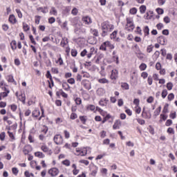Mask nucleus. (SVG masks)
<instances>
[{
	"instance_id": "16",
	"label": "nucleus",
	"mask_w": 177,
	"mask_h": 177,
	"mask_svg": "<svg viewBox=\"0 0 177 177\" xmlns=\"http://www.w3.org/2000/svg\"><path fill=\"white\" fill-rule=\"evenodd\" d=\"M50 15L53 16H57V10H56V8L51 7V10H50Z\"/></svg>"
},
{
	"instance_id": "18",
	"label": "nucleus",
	"mask_w": 177,
	"mask_h": 177,
	"mask_svg": "<svg viewBox=\"0 0 177 177\" xmlns=\"http://www.w3.org/2000/svg\"><path fill=\"white\" fill-rule=\"evenodd\" d=\"M105 45L106 46V48H109L111 49H114L115 46H113V44H112L110 41H105Z\"/></svg>"
},
{
	"instance_id": "32",
	"label": "nucleus",
	"mask_w": 177,
	"mask_h": 177,
	"mask_svg": "<svg viewBox=\"0 0 177 177\" xmlns=\"http://www.w3.org/2000/svg\"><path fill=\"white\" fill-rule=\"evenodd\" d=\"M167 88L168 91H172V88H174V84H172V82H168L167 84Z\"/></svg>"
},
{
	"instance_id": "58",
	"label": "nucleus",
	"mask_w": 177,
	"mask_h": 177,
	"mask_svg": "<svg viewBox=\"0 0 177 177\" xmlns=\"http://www.w3.org/2000/svg\"><path fill=\"white\" fill-rule=\"evenodd\" d=\"M167 2V0H158V3L160 6H162Z\"/></svg>"
},
{
	"instance_id": "30",
	"label": "nucleus",
	"mask_w": 177,
	"mask_h": 177,
	"mask_svg": "<svg viewBox=\"0 0 177 177\" xmlns=\"http://www.w3.org/2000/svg\"><path fill=\"white\" fill-rule=\"evenodd\" d=\"M161 106H158V108L155 111L154 114L156 115V117H157V115H160V113H161Z\"/></svg>"
},
{
	"instance_id": "27",
	"label": "nucleus",
	"mask_w": 177,
	"mask_h": 177,
	"mask_svg": "<svg viewBox=\"0 0 177 177\" xmlns=\"http://www.w3.org/2000/svg\"><path fill=\"white\" fill-rule=\"evenodd\" d=\"M91 31L93 35H94V37H99V32L97 31V30L91 29Z\"/></svg>"
},
{
	"instance_id": "46",
	"label": "nucleus",
	"mask_w": 177,
	"mask_h": 177,
	"mask_svg": "<svg viewBox=\"0 0 177 177\" xmlns=\"http://www.w3.org/2000/svg\"><path fill=\"white\" fill-rule=\"evenodd\" d=\"M67 82L68 84H71V85H73V84H75V80H74V78L71 77L67 80Z\"/></svg>"
},
{
	"instance_id": "1",
	"label": "nucleus",
	"mask_w": 177,
	"mask_h": 177,
	"mask_svg": "<svg viewBox=\"0 0 177 177\" xmlns=\"http://www.w3.org/2000/svg\"><path fill=\"white\" fill-rule=\"evenodd\" d=\"M93 52H95V48H91L90 50V52H88L86 49H84L81 53H80V56L82 57H85V56H87L88 59H91L92 56L93 55Z\"/></svg>"
},
{
	"instance_id": "23",
	"label": "nucleus",
	"mask_w": 177,
	"mask_h": 177,
	"mask_svg": "<svg viewBox=\"0 0 177 177\" xmlns=\"http://www.w3.org/2000/svg\"><path fill=\"white\" fill-rule=\"evenodd\" d=\"M154 48V46H153V44H151L149 46H147V52L148 53H151V52H153V49Z\"/></svg>"
},
{
	"instance_id": "36",
	"label": "nucleus",
	"mask_w": 177,
	"mask_h": 177,
	"mask_svg": "<svg viewBox=\"0 0 177 177\" xmlns=\"http://www.w3.org/2000/svg\"><path fill=\"white\" fill-rule=\"evenodd\" d=\"M140 12L142 14L145 13L146 12V6H141L140 7Z\"/></svg>"
},
{
	"instance_id": "19",
	"label": "nucleus",
	"mask_w": 177,
	"mask_h": 177,
	"mask_svg": "<svg viewBox=\"0 0 177 177\" xmlns=\"http://www.w3.org/2000/svg\"><path fill=\"white\" fill-rule=\"evenodd\" d=\"M87 153H88V151L86 150V149H84L83 150H82L80 151V153H76V156H86Z\"/></svg>"
},
{
	"instance_id": "25",
	"label": "nucleus",
	"mask_w": 177,
	"mask_h": 177,
	"mask_svg": "<svg viewBox=\"0 0 177 177\" xmlns=\"http://www.w3.org/2000/svg\"><path fill=\"white\" fill-rule=\"evenodd\" d=\"M98 82L100 84H109V80L106 78L99 79Z\"/></svg>"
},
{
	"instance_id": "45",
	"label": "nucleus",
	"mask_w": 177,
	"mask_h": 177,
	"mask_svg": "<svg viewBox=\"0 0 177 177\" xmlns=\"http://www.w3.org/2000/svg\"><path fill=\"white\" fill-rule=\"evenodd\" d=\"M122 88H124V89L128 90L129 89V84L127 83H122L121 85Z\"/></svg>"
},
{
	"instance_id": "31",
	"label": "nucleus",
	"mask_w": 177,
	"mask_h": 177,
	"mask_svg": "<svg viewBox=\"0 0 177 177\" xmlns=\"http://www.w3.org/2000/svg\"><path fill=\"white\" fill-rule=\"evenodd\" d=\"M146 68H147V65H146V64L142 63L140 65V70H141V71H145Z\"/></svg>"
},
{
	"instance_id": "48",
	"label": "nucleus",
	"mask_w": 177,
	"mask_h": 177,
	"mask_svg": "<svg viewBox=\"0 0 177 177\" xmlns=\"http://www.w3.org/2000/svg\"><path fill=\"white\" fill-rule=\"evenodd\" d=\"M141 77L142 78H144V80H146V78H147V77H149V73H147V72H142L141 73Z\"/></svg>"
},
{
	"instance_id": "15",
	"label": "nucleus",
	"mask_w": 177,
	"mask_h": 177,
	"mask_svg": "<svg viewBox=\"0 0 177 177\" xmlns=\"http://www.w3.org/2000/svg\"><path fill=\"white\" fill-rule=\"evenodd\" d=\"M10 46L12 50H16V49H17V42H16V40H12L11 41Z\"/></svg>"
},
{
	"instance_id": "4",
	"label": "nucleus",
	"mask_w": 177,
	"mask_h": 177,
	"mask_svg": "<svg viewBox=\"0 0 177 177\" xmlns=\"http://www.w3.org/2000/svg\"><path fill=\"white\" fill-rule=\"evenodd\" d=\"M48 174L53 177L57 176L59 175V169L56 167L51 168L48 170Z\"/></svg>"
},
{
	"instance_id": "52",
	"label": "nucleus",
	"mask_w": 177,
	"mask_h": 177,
	"mask_svg": "<svg viewBox=\"0 0 177 177\" xmlns=\"http://www.w3.org/2000/svg\"><path fill=\"white\" fill-rule=\"evenodd\" d=\"M75 102L76 104H77V105H80V104H81L82 103V100L80 97H77L75 100Z\"/></svg>"
},
{
	"instance_id": "49",
	"label": "nucleus",
	"mask_w": 177,
	"mask_h": 177,
	"mask_svg": "<svg viewBox=\"0 0 177 177\" xmlns=\"http://www.w3.org/2000/svg\"><path fill=\"white\" fill-rule=\"evenodd\" d=\"M29 38H30V41L32 42V44H33V45H37V42L34 39V37L32 36V35H29Z\"/></svg>"
},
{
	"instance_id": "3",
	"label": "nucleus",
	"mask_w": 177,
	"mask_h": 177,
	"mask_svg": "<svg viewBox=\"0 0 177 177\" xmlns=\"http://www.w3.org/2000/svg\"><path fill=\"white\" fill-rule=\"evenodd\" d=\"M54 142L55 145H62L63 143V136L60 134H57L54 136Z\"/></svg>"
},
{
	"instance_id": "53",
	"label": "nucleus",
	"mask_w": 177,
	"mask_h": 177,
	"mask_svg": "<svg viewBox=\"0 0 177 177\" xmlns=\"http://www.w3.org/2000/svg\"><path fill=\"white\" fill-rule=\"evenodd\" d=\"M163 21H165L166 24H168V23H171V19H169L168 17H165L163 19Z\"/></svg>"
},
{
	"instance_id": "44",
	"label": "nucleus",
	"mask_w": 177,
	"mask_h": 177,
	"mask_svg": "<svg viewBox=\"0 0 177 177\" xmlns=\"http://www.w3.org/2000/svg\"><path fill=\"white\" fill-rule=\"evenodd\" d=\"M130 13L131 15H136L137 12H138V9H136V8H133L131 9H130Z\"/></svg>"
},
{
	"instance_id": "29",
	"label": "nucleus",
	"mask_w": 177,
	"mask_h": 177,
	"mask_svg": "<svg viewBox=\"0 0 177 177\" xmlns=\"http://www.w3.org/2000/svg\"><path fill=\"white\" fill-rule=\"evenodd\" d=\"M71 53L73 57H76L77 55H78V52L77 51L76 49H72L71 51Z\"/></svg>"
},
{
	"instance_id": "8",
	"label": "nucleus",
	"mask_w": 177,
	"mask_h": 177,
	"mask_svg": "<svg viewBox=\"0 0 177 177\" xmlns=\"http://www.w3.org/2000/svg\"><path fill=\"white\" fill-rule=\"evenodd\" d=\"M158 42L160 44V45H167V39L164 36H160L157 39Z\"/></svg>"
},
{
	"instance_id": "39",
	"label": "nucleus",
	"mask_w": 177,
	"mask_h": 177,
	"mask_svg": "<svg viewBox=\"0 0 177 177\" xmlns=\"http://www.w3.org/2000/svg\"><path fill=\"white\" fill-rule=\"evenodd\" d=\"M71 120H76V118H78V115L75 113H72L70 116Z\"/></svg>"
},
{
	"instance_id": "42",
	"label": "nucleus",
	"mask_w": 177,
	"mask_h": 177,
	"mask_svg": "<svg viewBox=\"0 0 177 177\" xmlns=\"http://www.w3.org/2000/svg\"><path fill=\"white\" fill-rule=\"evenodd\" d=\"M70 10H71V7L66 6V7H64L63 12H64L65 13H70Z\"/></svg>"
},
{
	"instance_id": "17",
	"label": "nucleus",
	"mask_w": 177,
	"mask_h": 177,
	"mask_svg": "<svg viewBox=\"0 0 177 177\" xmlns=\"http://www.w3.org/2000/svg\"><path fill=\"white\" fill-rule=\"evenodd\" d=\"M35 157H39V158H44V157H45V155L40 151L35 152Z\"/></svg>"
},
{
	"instance_id": "12",
	"label": "nucleus",
	"mask_w": 177,
	"mask_h": 177,
	"mask_svg": "<svg viewBox=\"0 0 177 177\" xmlns=\"http://www.w3.org/2000/svg\"><path fill=\"white\" fill-rule=\"evenodd\" d=\"M82 85L85 88V89H87V91H89L92 87H91V84L89 82H86V80H82Z\"/></svg>"
},
{
	"instance_id": "60",
	"label": "nucleus",
	"mask_w": 177,
	"mask_h": 177,
	"mask_svg": "<svg viewBox=\"0 0 177 177\" xmlns=\"http://www.w3.org/2000/svg\"><path fill=\"white\" fill-rule=\"evenodd\" d=\"M8 82H15V79L12 75L8 76Z\"/></svg>"
},
{
	"instance_id": "50",
	"label": "nucleus",
	"mask_w": 177,
	"mask_h": 177,
	"mask_svg": "<svg viewBox=\"0 0 177 177\" xmlns=\"http://www.w3.org/2000/svg\"><path fill=\"white\" fill-rule=\"evenodd\" d=\"M167 133H172L174 135L175 134V130L172 127H169L167 129Z\"/></svg>"
},
{
	"instance_id": "13",
	"label": "nucleus",
	"mask_w": 177,
	"mask_h": 177,
	"mask_svg": "<svg viewBox=\"0 0 177 177\" xmlns=\"http://www.w3.org/2000/svg\"><path fill=\"white\" fill-rule=\"evenodd\" d=\"M37 10L38 11H41V13H44V15L48 13V12H49V10H48V6H45V7H39L37 8Z\"/></svg>"
},
{
	"instance_id": "51",
	"label": "nucleus",
	"mask_w": 177,
	"mask_h": 177,
	"mask_svg": "<svg viewBox=\"0 0 177 177\" xmlns=\"http://www.w3.org/2000/svg\"><path fill=\"white\" fill-rule=\"evenodd\" d=\"M174 97H175V95H174V93H170L167 96L168 100H170V101L174 100Z\"/></svg>"
},
{
	"instance_id": "21",
	"label": "nucleus",
	"mask_w": 177,
	"mask_h": 177,
	"mask_svg": "<svg viewBox=\"0 0 177 177\" xmlns=\"http://www.w3.org/2000/svg\"><path fill=\"white\" fill-rule=\"evenodd\" d=\"M79 118H80L81 122H82V124H84V125H85V124H86V115L80 116Z\"/></svg>"
},
{
	"instance_id": "20",
	"label": "nucleus",
	"mask_w": 177,
	"mask_h": 177,
	"mask_svg": "<svg viewBox=\"0 0 177 177\" xmlns=\"http://www.w3.org/2000/svg\"><path fill=\"white\" fill-rule=\"evenodd\" d=\"M111 118V115L110 113L106 114V115L103 118L102 120V124H104L108 120H110Z\"/></svg>"
},
{
	"instance_id": "6",
	"label": "nucleus",
	"mask_w": 177,
	"mask_h": 177,
	"mask_svg": "<svg viewBox=\"0 0 177 177\" xmlns=\"http://www.w3.org/2000/svg\"><path fill=\"white\" fill-rule=\"evenodd\" d=\"M110 78L111 80H117V78H118V71H117V69L111 71Z\"/></svg>"
},
{
	"instance_id": "22",
	"label": "nucleus",
	"mask_w": 177,
	"mask_h": 177,
	"mask_svg": "<svg viewBox=\"0 0 177 177\" xmlns=\"http://www.w3.org/2000/svg\"><path fill=\"white\" fill-rule=\"evenodd\" d=\"M23 28L24 31H30V26L26 22H23Z\"/></svg>"
},
{
	"instance_id": "14",
	"label": "nucleus",
	"mask_w": 177,
	"mask_h": 177,
	"mask_svg": "<svg viewBox=\"0 0 177 177\" xmlns=\"http://www.w3.org/2000/svg\"><path fill=\"white\" fill-rule=\"evenodd\" d=\"M41 115V111L38 109H35L32 113V117H35V118H38L39 115Z\"/></svg>"
},
{
	"instance_id": "55",
	"label": "nucleus",
	"mask_w": 177,
	"mask_h": 177,
	"mask_svg": "<svg viewBox=\"0 0 177 177\" xmlns=\"http://www.w3.org/2000/svg\"><path fill=\"white\" fill-rule=\"evenodd\" d=\"M166 127H171L172 125V120H167L165 123Z\"/></svg>"
},
{
	"instance_id": "38",
	"label": "nucleus",
	"mask_w": 177,
	"mask_h": 177,
	"mask_svg": "<svg viewBox=\"0 0 177 177\" xmlns=\"http://www.w3.org/2000/svg\"><path fill=\"white\" fill-rule=\"evenodd\" d=\"M117 30L113 31L111 34V39H115V37H117Z\"/></svg>"
},
{
	"instance_id": "9",
	"label": "nucleus",
	"mask_w": 177,
	"mask_h": 177,
	"mask_svg": "<svg viewBox=\"0 0 177 177\" xmlns=\"http://www.w3.org/2000/svg\"><path fill=\"white\" fill-rule=\"evenodd\" d=\"M8 21L11 24H16V23H17V19H16V17H15V15H10L9 16Z\"/></svg>"
},
{
	"instance_id": "63",
	"label": "nucleus",
	"mask_w": 177,
	"mask_h": 177,
	"mask_svg": "<svg viewBox=\"0 0 177 177\" xmlns=\"http://www.w3.org/2000/svg\"><path fill=\"white\" fill-rule=\"evenodd\" d=\"M156 12L159 15H162L164 13V10H162V8H156Z\"/></svg>"
},
{
	"instance_id": "37",
	"label": "nucleus",
	"mask_w": 177,
	"mask_h": 177,
	"mask_svg": "<svg viewBox=\"0 0 177 177\" xmlns=\"http://www.w3.org/2000/svg\"><path fill=\"white\" fill-rule=\"evenodd\" d=\"M71 14L73 16H77V15H78V9H77V8H74L71 11Z\"/></svg>"
},
{
	"instance_id": "41",
	"label": "nucleus",
	"mask_w": 177,
	"mask_h": 177,
	"mask_svg": "<svg viewBox=\"0 0 177 177\" xmlns=\"http://www.w3.org/2000/svg\"><path fill=\"white\" fill-rule=\"evenodd\" d=\"M41 150L44 153H48V151H49V148L48 147H46V145H43V146H41Z\"/></svg>"
},
{
	"instance_id": "7",
	"label": "nucleus",
	"mask_w": 177,
	"mask_h": 177,
	"mask_svg": "<svg viewBox=\"0 0 177 177\" xmlns=\"http://www.w3.org/2000/svg\"><path fill=\"white\" fill-rule=\"evenodd\" d=\"M82 20L84 24H92V19L89 16L83 17Z\"/></svg>"
},
{
	"instance_id": "43",
	"label": "nucleus",
	"mask_w": 177,
	"mask_h": 177,
	"mask_svg": "<svg viewBox=\"0 0 177 177\" xmlns=\"http://www.w3.org/2000/svg\"><path fill=\"white\" fill-rule=\"evenodd\" d=\"M137 122H138V124H140V125H145V124H146V121H145V120L140 119V118L137 119Z\"/></svg>"
},
{
	"instance_id": "57",
	"label": "nucleus",
	"mask_w": 177,
	"mask_h": 177,
	"mask_svg": "<svg viewBox=\"0 0 177 177\" xmlns=\"http://www.w3.org/2000/svg\"><path fill=\"white\" fill-rule=\"evenodd\" d=\"M12 174L14 175H17V174H19V169H17V168H16V167H13L12 169Z\"/></svg>"
},
{
	"instance_id": "59",
	"label": "nucleus",
	"mask_w": 177,
	"mask_h": 177,
	"mask_svg": "<svg viewBox=\"0 0 177 177\" xmlns=\"http://www.w3.org/2000/svg\"><path fill=\"white\" fill-rule=\"evenodd\" d=\"M147 82H148L149 85H152V84H153V77H151V76L148 77Z\"/></svg>"
},
{
	"instance_id": "62",
	"label": "nucleus",
	"mask_w": 177,
	"mask_h": 177,
	"mask_svg": "<svg viewBox=\"0 0 177 177\" xmlns=\"http://www.w3.org/2000/svg\"><path fill=\"white\" fill-rule=\"evenodd\" d=\"M8 134L9 137L10 138V139H12V140H15V135H13V133L8 131Z\"/></svg>"
},
{
	"instance_id": "11",
	"label": "nucleus",
	"mask_w": 177,
	"mask_h": 177,
	"mask_svg": "<svg viewBox=\"0 0 177 177\" xmlns=\"http://www.w3.org/2000/svg\"><path fill=\"white\" fill-rule=\"evenodd\" d=\"M120 127H121V120H116L113 125V129H120Z\"/></svg>"
},
{
	"instance_id": "47",
	"label": "nucleus",
	"mask_w": 177,
	"mask_h": 177,
	"mask_svg": "<svg viewBox=\"0 0 177 177\" xmlns=\"http://www.w3.org/2000/svg\"><path fill=\"white\" fill-rule=\"evenodd\" d=\"M55 21H56V19H55V17H51L48 19V23L50 24H53V23H55Z\"/></svg>"
},
{
	"instance_id": "2",
	"label": "nucleus",
	"mask_w": 177,
	"mask_h": 177,
	"mask_svg": "<svg viewBox=\"0 0 177 177\" xmlns=\"http://www.w3.org/2000/svg\"><path fill=\"white\" fill-rule=\"evenodd\" d=\"M125 28L128 31H133L135 25L133 24V20H132L131 18H127V24L125 26Z\"/></svg>"
},
{
	"instance_id": "33",
	"label": "nucleus",
	"mask_w": 177,
	"mask_h": 177,
	"mask_svg": "<svg viewBox=\"0 0 177 177\" xmlns=\"http://www.w3.org/2000/svg\"><path fill=\"white\" fill-rule=\"evenodd\" d=\"M100 50H104V51L107 50V48L106 46L105 41L100 46Z\"/></svg>"
},
{
	"instance_id": "26",
	"label": "nucleus",
	"mask_w": 177,
	"mask_h": 177,
	"mask_svg": "<svg viewBox=\"0 0 177 177\" xmlns=\"http://www.w3.org/2000/svg\"><path fill=\"white\" fill-rule=\"evenodd\" d=\"M168 107H169V104H165L163 110H162V113L164 114H167V113H168Z\"/></svg>"
},
{
	"instance_id": "54",
	"label": "nucleus",
	"mask_w": 177,
	"mask_h": 177,
	"mask_svg": "<svg viewBox=\"0 0 177 177\" xmlns=\"http://www.w3.org/2000/svg\"><path fill=\"white\" fill-rule=\"evenodd\" d=\"M62 164L64 165H66V167H70V160H65L62 162Z\"/></svg>"
},
{
	"instance_id": "34",
	"label": "nucleus",
	"mask_w": 177,
	"mask_h": 177,
	"mask_svg": "<svg viewBox=\"0 0 177 177\" xmlns=\"http://www.w3.org/2000/svg\"><path fill=\"white\" fill-rule=\"evenodd\" d=\"M144 32H145V35H149L150 34V29L149 28V26L145 27Z\"/></svg>"
},
{
	"instance_id": "5",
	"label": "nucleus",
	"mask_w": 177,
	"mask_h": 177,
	"mask_svg": "<svg viewBox=\"0 0 177 177\" xmlns=\"http://www.w3.org/2000/svg\"><path fill=\"white\" fill-rule=\"evenodd\" d=\"M99 168L97 166L93 165L90 167V171H91L92 176H96V174H97Z\"/></svg>"
},
{
	"instance_id": "64",
	"label": "nucleus",
	"mask_w": 177,
	"mask_h": 177,
	"mask_svg": "<svg viewBox=\"0 0 177 177\" xmlns=\"http://www.w3.org/2000/svg\"><path fill=\"white\" fill-rule=\"evenodd\" d=\"M156 27H157L158 30H162V28L164 27V24L159 23L156 25Z\"/></svg>"
},
{
	"instance_id": "28",
	"label": "nucleus",
	"mask_w": 177,
	"mask_h": 177,
	"mask_svg": "<svg viewBox=\"0 0 177 177\" xmlns=\"http://www.w3.org/2000/svg\"><path fill=\"white\" fill-rule=\"evenodd\" d=\"M67 44H68V39L66 37L63 38L62 41H61V45L64 46V45H67Z\"/></svg>"
},
{
	"instance_id": "56",
	"label": "nucleus",
	"mask_w": 177,
	"mask_h": 177,
	"mask_svg": "<svg viewBox=\"0 0 177 177\" xmlns=\"http://www.w3.org/2000/svg\"><path fill=\"white\" fill-rule=\"evenodd\" d=\"M64 133L66 139H68L70 138V132H68L67 130H64Z\"/></svg>"
},
{
	"instance_id": "61",
	"label": "nucleus",
	"mask_w": 177,
	"mask_h": 177,
	"mask_svg": "<svg viewBox=\"0 0 177 177\" xmlns=\"http://www.w3.org/2000/svg\"><path fill=\"white\" fill-rule=\"evenodd\" d=\"M5 136H6V134L5 133V132H2L1 134H0V140H5Z\"/></svg>"
},
{
	"instance_id": "10",
	"label": "nucleus",
	"mask_w": 177,
	"mask_h": 177,
	"mask_svg": "<svg viewBox=\"0 0 177 177\" xmlns=\"http://www.w3.org/2000/svg\"><path fill=\"white\" fill-rule=\"evenodd\" d=\"M101 27L102 30L109 31V30L110 29V24H109V22L105 21L101 24Z\"/></svg>"
},
{
	"instance_id": "24",
	"label": "nucleus",
	"mask_w": 177,
	"mask_h": 177,
	"mask_svg": "<svg viewBox=\"0 0 177 177\" xmlns=\"http://www.w3.org/2000/svg\"><path fill=\"white\" fill-rule=\"evenodd\" d=\"M62 87L65 89V91H68V89H70V85H68L66 82H63Z\"/></svg>"
},
{
	"instance_id": "40",
	"label": "nucleus",
	"mask_w": 177,
	"mask_h": 177,
	"mask_svg": "<svg viewBox=\"0 0 177 177\" xmlns=\"http://www.w3.org/2000/svg\"><path fill=\"white\" fill-rule=\"evenodd\" d=\"M15 12L17 13L18 17L19 19H21L23 17V14L21 13V11L19 9H16Z\"/></svg>"
},
{
	"instance_id": "35",
	"label": "nucleus",
	"mask_w": 177,
	"mask_h": 177,
	"mask_svg": "<svg viewBox=\"0 0 177 177\" xmlns=\"http://www.w3.org/2000/svg\"><path fill=\"white\" fill-rule=\"evenodd\" d=\"M167 95H168V91H167V89H164L162 92V97L165 99V97H167Z\"/></svg>"
}]
</instances>
